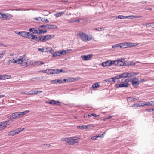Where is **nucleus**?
<instances>
[{"instance_id":"22","label":"nucleus","mask_w":154,"mask_h":154,"mask_svg":"<svg viewBox=\"0 0 154 154\" xmlns=\"http://www.w3.org/2000/svg\"><path fill=\"white\" fill-rule=\"evenodd\" d=\"M29 112V110H26L23 112H18L20 117L23 115L26 114L28 113Z\"/></svg>"},{"instance_id":"21","label":"nucleus","mask_w":154,"mask_h":154,"mask_svg":"<svg viewBox=\"0 0 154 154\" xmlns=\"http://www.w3.org/2000/svg\"><path fill=\"white\" fill-rule=\"evenodd\" d=\"M70 138L71 145H73L75 143H77V140L75 138V137H70Z\"/></svg>"},{"instance_id":"31","label":"nucleus","mask_w":154,"mask_h":154,"mask_svg":"<svg viewBox=\"0 0 154 154\" xmlns=\"http://www.w3.org/2000/svg\"><path fill=\"white\" fill-rule=\"evenodd\" d=\"M100 86L99 84L98 83H96L93 84L92 85V88L93 89H94V88H97Z\"/></svg>"},{"instance_id":"63","label":"nucleus","mask_w":154,"mask_h":154,"mask_svg":"<svg viewBox=\"0 0 154 154\" xmlns=\"http://www.w3.org/2000/svg\"><path fill=\"white\" fill-rule=\"evenodd\" d=\"M129 79H125L124 80V82H125V83L127 82L128 83V82L129 81Z\"/></svg>"},{"instance_id":"43","label":"nucleus","mask_w":154,"mask_h":154,"mask_svg":"<svg viewBox=\"0 0 154 154\" xmlns=\"http://www.w3.org/2000/svg\"><path fill=\"white\" fill-rule=\"evenodd\" d=\"M42 92V91H34V92L32 93L33 94H37L38 93H40Z\"/></svg>"},{"instance_id":"64","label":"nucleus","mask_w":154,"mask_h":154,"mask_svg":"<svg viewBox=\"0 0 154 154\" xmlns=\"http://www.w3.org/2000/svg\"><path fill=\"white\" fill-rule=\"evenodd\" d=\"M152 109H146V112H149L151 111H152Z\"/></svg>"},{"instance_id":"57","label":"nucleus","mask_w":154,"mask_h":154,"mask_svg":"<svg viewBox=\"0 0 154 154\" xmlns=\"http://www.w3.org/2000/svg\"><path fill=\"white\" fill-rule=\"evenodd\" d=\"M65 71L63 70L62 69H61L60 70H59L58 69V72H59V74L61 72H65Z\"/></svg>"},{"instance_id":"10","label":"nucleus","mask_w":154,"mask_h":154,"mask_svg":"<svg viewBox=\"0 0 154 154\" xmlns=\"http://www.w3.org/2000/svg\"><path fill=\"white\" fill-rule=\"evenodd\" d=\"M93 56V54H90L82 56H81V57L83 60L87 61L90 60L92 57Z\"/></svg>"},{"instance_id":"7","label":"nucleus","mask_w":154,"mask_h":154,"mask_svg":"<svg viewBox=\"0 0 154 154\" xmlns=\"http://www.w3.org/2000/svg\"><path fill=\"white\" fill-rule=\"evenodd\" d=\"M19 117V113L17 112L12 113L8 116V118L11 120L12 121L14 119Z\"/></svg>"},{"instance_id":"50","label":"nucleus","mask_w":154,"mask_h":154,"mask_svg":"<svg viewBox=\"0 0 154 154\" xmlns=\"http://www.w3.org/2000/svg\"><path fill=\"white\" fill-rule=\"evenodd\" d=\"M35 20H36L40 22L41 21V20H42V18L41 17H37L34 18Z\"/></svg>"},{"instance_id":"46","label":"nucleus","mask_w":154,"mask_h":154,"mask_svg":"<svg viewBox=\"0 0 154 154\" xmlns=\"http://www.w3.org/2000/svg\"><path fill=\"white\" fill-rule=\"evenodd\" d=\"M132 107H140V104L138 103H136L133 104L132 106Z\"/></svg>"},{"instance_id":"1","label":"nucleus","mask_w":154,"mask_h":154,"mask_svg":"<svg viewBox=\"0 0 154 154\" xmlns=\"http://www.w3.org/2000/svg\"><path fill=\"white\" fill-rule=\"evenodd\" d=\"M77 35L81 39L84 41H90L93 39V37L91 35H87L85 33L82 32H79Z\"/></svg>"},{"instance_id":"20","label":"nucleus","mask_w":154,"mask_h":154,"mask_svg":"<svg viewBox=\"0 0 154 154\" xmlns=\"http://www.w3.org/2000/svg\"><path fill=\"white\" fill-rule=\"evenodd\" d=\"M129 73L127 72H124L120 75L121 78L122 77L124 78L127 77H129Z\"/></svg>"},{"instance_id":"47","label":"nucleus","mask_w":154,"mask_h":154,"mask_svg":"<svg viewBox=\"0 0 154 154\" xmlns=\"http://www.w3.org/2000/svg\"><path fill=\"white\" fill-rule=\"evenodd\" d=\"M41 21L45 23H48L49 22V20L47 19H45V18L42 19Z\"/></svg>"},{"instance_id":"13","label":"nucleus","mask_w":154,"mask_h":154,"mask_svg":"<svg viewBox=\"0 0 154 154\" xmlns=\"http://www.w3.org/2000/svg\"><path fill=\"white\" fill-rule=\"evenodd\" d=\"M6 122H0V129L3 130L6 127Z\"/></svg>"},{"instance_id":"51","label":"nucleus","mask_w":154,"mask_h":154,"mask_svg":"<svg viewBox=\"0 0 154 154\" xmlns=\"http://www.w3.org/2000/svg\"><path fill=\"white\" fill-rule=\"evenodd\" d=\"M124 18H125V19L128 18V19H132V15L128 16H124Z\"/></svg>"},{"instance_id":"27","label":"nucleus","mask_w":154,"mask_h":154,"mask_svg":"<svg viewBox=\"0 0 154 154\" xmlns=\"http://www.w3.org/2000/svg\"><path fill=\"white\" fill-rule=\"evenodd\" d=\"M75 80V79L73 78V77H70L69 78H67V82H70L74 81Z\"/></svg>"},{"instance_id":"37","label":"nucleus","mask_w":154,"mask_h":154,"mask_svg":"<svg viewBox=\"0 0 154 154\" xmlns=\"http://www.w3.org/2000/svg\"><path fill=\"white\" fill-rule=\"evenodd\" d=\"M50 104H56V102L54 100H51L48 103H47Z\"/></svg>"},{"instance_id":"60","label":"nucleus","mask_w":154,"mask_h":154,"mask_svg":"<svg viewBox=\"0 0 154 154\" xmlns=\"http://www.w3.org/2000/svg\"><path fill=\"white\" fill-rule=\"evenodd\" d=\"M38 51H41L42 52H44V49L43 48H39L38 49Z\"/></svg>"},{"instance_id":"25","label":"nucleus","mask_w":154,"mask_h":154,"mask_svg":"<svg viewBox=\"0 0 154 154\" xmlns=\"http://www.w3.org/2000/svg\"><path fill=\"white\" fill-rule=\"evenodd\" d=\"M127 44H128V42L120 43L121 48H126L128 46Z\"/></svg>"},{"instance_id":"45","label":"nucleus","mask_w":154,"mask_h":154,"mask_svg":"<svg viewBox=\"0 0 154 154\" xmlns=\"http://www.w3.org/2000/svg\"><path fill=\"white\" fill-rule=\"evenodd\" d=\"M39 27L40 28H43L44 29H47V24L39 25Z\"/></svg>"},{"instance_id":"28","label":"nucleus","mask_w":154,"mask_h":154,"mask_svg":"<svg viewBox=\"0 0 154 154\" xmlns=\"http://www.w3.org/2000/svg\"><path fill=\"white\" fill-rule=\"evenodd\" d=\"M64 11L61 12H57L55 14V15L57 17H58L61 16L62 14L64 13Z\"/></svg>"},{"instance_id":"33","label":"nucleus","mask_w":154,"mask_h":154,"mask_svg":"<svg viewBox=\"0 0 154 154\" xmlns=\"http://www.w3.org/2000/svg\"><path fill=\"white\" fill-rule=\"evenodd\" d=\"M94 30H95L98 31H102L104 30V28L103 27H98L95 28Z\"/></svg>"},{"instance_id":"61","label":"nucleus","mask_w":154,"mask_h":154,"mask_svg":"<svg viewBox=\"0 0 154 154\" xmlns=\"http://www.w3.org/2000/svg\"><path fill=\"white\" fill-rule=\"evenodd\" d=\"M97 136L98 137V138H103L104 137V135L103 134H100V135Z\"/></svg>"},{"instance_id":"53","label":"nucleus","mask_w":154,"mask_h":154,"mask_svg":"<svg viewBox=\"0 0 154 154\" xmlns=\"http://www.w3.org/2000/svg\"><path fill=\"white\" fill-rule=\"evenodd\" d=\"M53 74H59V72H58V69H53Z\"/></svg>"},{"instance_id":"49","label":"nucleus","mask_w":154,"mask_h":154,"mask_svg":"<svg viewBox=\"0 0 154 154\" xmlns=\"http://www.w3.org/2000/svg\"><path fill=\"white\" fill-rule=\"evenodd\" d=\"M132 19H133L134 18H140L141 17V16H137V15H135V16L132 15Z\"/></svg>"},{"instance_id":"36","label":"nucleus","mask_w":154,"mask_h":154,"mask_svg":"<svg viewBox=\"0 0 154 154\" xmlns=\"http://www.w3.org/2000/svg\"><path fill=\"white\" fill-rule=\"evenodd\" d=\"M112 48H121L120 43L112 45Z\"/></svg>"},{"instance_id":"26","label":"nucleus","mask_w":154,"mask_h":154,"mask_svg":"<svg viewBox=\"0 0 154 154\" xmlns=\"http://www.w3.org/2000/svg\"><path fill=\"white\" fill-rule=\"evenodd\" d=\"M79 22L80 20L79 19H71L68 21L69 23H73L74 22Z\"/></svg>"},{"instance_id":"40","label":"nucleus","mask_w":154,"mask_h":154,"mask_svg":"<svg viewBox=\"0 0 154 154\" xmlns=\"http://www.w3.org/2000/svg\"><path fill=\"white\" fill-rule=\"evenodd\" d=\"M120 78H121V76L120 75H117L116 76H115L113 77H112L111 79H119Z\"/></svg>"},{"instance_id":"2","label":"nucleus","mask_w":154,"mask_h":154,"mask_svg":"<svg viewBox=\"0 0 154 154\" xmlns=\"http://www.w3.org/2000/svg\"><path fill=\"white\" fill-rule=\"evenodd\" d=\"M24 57L25 56H22L20 57L19 58H18L19 62V64H21L22 66L27 67L28 66V64L27 63L28 59L25 58Z\"/></svg>"},{"instance_id":"34","label":"nucleus","mask_w":154,"mask_h":154,"mask_svg":"<svg viewBox=\"0 0 154 154\" xmlns=\"http://www.w3.org/2000/svg\"><path fill=\"white\" fill-rule=\"evenodd\" d=\"M72 49H70L68 50H63V55H64L66 54V53L70 52L72 51Z\"/></svg>"},{"instance_id":"30","label":"nucleus","mask_w":154,"mask_h":154,"mask_svg":"<svg viewBox=\"0 0 154 154\" xmlns=\"http://www.w3.org/2000/svg\"><path fill=\"white\" fill-rule=\"evenodd\" d=\"M86 125H82V126H77V128L78 129H80L81 130H83L84 129H86Z\"/></svg>"},{"instance_id":"58","label":"nucleus","mask_w":154,"mask_h":154,"mask_svg":"<svg viewBox=\"0 0 154 154\" xmlns=\"http://www.w3.org/2000/svg\"><path fill=\"white\" fill-rule=\"evenodd\" d=\"M68 138H62L61 139V141H65L66 142V141H67Z\"/></svg>"},{"instance_id":"55","label":"nucleus","mask_w":154,"mask_h":154,"mask_svg":"<svg viewBox=\"0 0 154 154\" xmlns=\"http://www.w3.org/2000/svg\"><path fill=\"white\" fill-rule=\"evenodd\" d=\"M57 82L60 83H64V82L61 79H58L57 80Z\"/></svg>"},{"instance_id":"38","label":"nucleus","mask_w":154,"mask_h":154,"mask_svg":"<svg viewBox=\"0 0 154 154\" xmlns=\"http://www.w3.org/2000/svg\"><path fill=\"white\" fill-rule=\"evenodd\" d=\"M143 103H144L145 104H144V105L145 106H151V105H152V104H151V103L150 102H144L142 101V102Z\"/></svg>"},{"instance_id":"42","label":"nucleus","mask_w":154,"mask_h":154,"mask_svg":"<svg viewBox=\"0 0 154 154\" xmlns=\"http://www.w3.org/2000/svg\"><path fill=\"white\" fill-rule=\"evenodd\" d=\"M47 31L46 30H43L40 29V31L39 32V34H42L44 33L47 32Z\"/></svg>"},{"instance_id":"35","label":"nucleus","mask_w":154,"mask_h":154,"mask_svg":"<svg viewBox=\"0 0 154 154\" xmlns=\"http://www.w3.org/2000/svg\"><path fill=\"white\" fill-rule=\"evenodd\" d=\"M8 136H13L15 135L13 131H11L8 133Z\"/></svg>"},{"instance_id":"52","label":"nucleus","mask_w":154,"mask_h":154,"mask_svg":"<svg viewBox=\"0 0 154 154\" xmlns=\"http://www.w3.org/2000/svg\"><path fill=\"white\" fill-rule=\"evenodd\" d=\"M50 82L53 84H56L57 83V80H52L50 81Z\"/></svg>"},{"instance_id":"39","label":"nucleus","mask_w":154,"mask_h":154,"mask_svg":"<svg viewBox=\"0 0 154 154\" xmlns=\"http://www.w3.org/2000/svg\"><path fill=\"white\" fill-rule=\"evenodd\" d=\"M152 24V23H143L142 24V25H143V26H146L148 27H150L152 26H151V25Z\"/></svg>"},{"instance_id":"5","label":"nucleus","mask_w":154,"mask_h":154,"mask_svg":"<svg viewBox=\"0 0 154 154\" xmlns=\"http://www.w3.org/2000/svg\"><path fill=\"white\" fill-rule=\"evenodd\" d=\"M132 85L134 87H136L139 84V81L137 78L134 77L132 79H131Z\"/></svg>"},{"instance_id":"3","label":"nucleus","mask_w":154,"mask_h":154,"mask_svg":"<svg viewBox=\"0 0 154 154\" xmlns=\"http://www.w3.org/2000/svg\"><path fill=\"white\" fill-rule=\"evenodd\" d=\"M13 17L12 14L8 13L5 14L3 13H0V19L2 20H10Z\"/></svg>"},{"instance_id":"16","label":"nucleus","mask_w":154,"mask_h":154,"mask_svg":"<svg viewBox=\"0 0 154 154\" xmlns=\"http://www.w3.org/2000/svg\"><path fill=\"white\" fill-rule=\"evenodd\" d=\"M57 27L55 25L47 24V29H57Z\"/></svg>"},{"instance_id":"14","label":"nucleus","mask_w":154,"mask_h":154,"mask_svg":"<svg viewBox=\"0 0 154 154\" xmlns=\"http://www.w3.org/2000/svg\"><path fill=\"white\" fill-rule=\"evenodd\" d=\"M62 54L63 55V51H57L54 53L52 55L53 57H54L57 56H60Z\"/></svg>"},{"instance_id":"54","label":"nucleus","mask_w":154,"mask_h":154,"mask_svg":"<svg viewBox=\"0 0 154 154\" xmlns=\"http://www.w3.org/2000/svg\"><path fill=\"white\" fill-rule=\"evenodd\" d=\"M129 73V77H133L135 75V74L134 73V72H133Z\"/></svg>"},{"instance_id":"32","label":"nucleus","mask_w":154,"mask_h":154,"mask_svg":"<svg viewBox=\"0 0 154 154\" xmlns=\"http://www.w3.org/2000/svg\"><path fill=\"white\" fill-rule=\"evenodd\" d=\"M128 46L129 47H134V46L137 45H138V44H137L136 43H130L128 42Z\"/></svg>"},{"instance_id":"24","label":"nucleus","mask_w":154,"mask_h":154,"mask_svg":"<svg viewBox=\"0 0 154 154\" xmlns=\"http://www.w3.org/2000/svg\"><path fill=\"white\" fill-rule=\"evenodd\" d=\"M33 33L35 34H39L40 31V29L38 28L35 27L33 28Z\"/></svg>"},{"instance_id":"41","label":"nucleus","mask_w":154,"mask_h":154,"mask_svg":"<svg viewBox=\"0 0 154 154\" xmlns=\"http://www.w3.org/2000/svg\"><path fill=\"white\" fill-rule=\"evenodd\" d=\"M115 17L116 19L118 18L120 19H123L124 16L123 15H119L118 16H115Z\"/></svg>"},{"instance_id":"15","label":"nucleus","mask_w":154,"mask_h":154,"mask_svg":"<svg viewBox=\"0 0 154 154\" xmlns=\"http://www.w3.org/2000/svg\"><path fill=\"white\" fill-rule=\"evenodd\" d=\"M129 86V84L127 83H125L122 84H120L118 85V86H116V88H118L120 87H128Z\"/></svg>"},{"instance_id":"4","label":"nucleus","mask_w":154,"mask_h":154,"mask_svg":"<svg viewBox=\"0 0 154 154\" xmlns=\"http://www.w3.org/2000/svg\"><path fill=\"white\" fill-rule=\"evenodd\" d=\"M54 35H48L46 36H42V42H45L51 39V38L54 37L55 36Z\"/></svg>"},{"instance_id":"59","label":"nucleus","mask_w":154,"mask_h":154,"mask_svg":"<svg viewBox=\"0 0 154 154\" xmlns=\"http://www.w3.org/2000/svg\"><path fill=\"white\" fill-rule=\"evenodd\" d=\"M97 138H98V137L97 136H95L91 137V139L92 140H96Z\"/></svg>"},{"instance_id":"29","label":"nucleus","mask_w":154,"mask_h":154,"mask_svg":"<svg viewBox=\"0 0 154 154\" xmlns=\"http://www.w3.org/2000/svg\"><path fill=\"white\" fill-rule=\"evenodd\" d=\"M87 127L86 129H88L89 130L92 129L94 127H95V125L94 124H90L88 125H86Z\"/></svg>"},{"instance_id":"48","label":"nucleus","mask_w":154,"mask_h":154,"mask_svg":"<svg viewBox=\"0 0 154 154\" xmlns=\"http://www.w3.org/2000/svg\"><path fill=\"white\" fill-rule=\"evenodd\" d=\"M53 69H48V74H53Z\"/></svg>"},{"instance_id":"56","label":"nucleus","mask_w":154,"mask_h":154,"mask_svg":"<svg viewBox=\"0 0 154 154\" xmlns=\"http://www.w3.org/2000/svg\"><path fill=\"white\" fill-rule=\"evenodd\" d=\"M5 51H3L0 54V58H2L3 56V55L5 54Z\"/></svg>"},{"instance_id":"9","label":"nucleus","mask_w":154,"mask_h":154,"mask_svg":"<svg viewBox=\"0 0 154 154\" xmlns=\"http://www.w3.org/2000/svg\"><path fill=\"white\" fill-rule=\"evenodd\" d=\"M114 65H116L120 66H126V63L125 64V62L122 60H116L114 61Z\"/></svg>"},{"instance_id":"44","label":"nucleus","mask_w":154,"mask_h":154,"mask_svg":"<svg viewBox=\"0 0 154 154\" xmlns=\"http://www.w3.org/2000/svg\"><path fill=\"white\" fill-rule=\"evenodd\" d=\"M71 138H68L67 139V141H66L67 143L69 145H71Z\"/></svg>"},{"instance_id":"8","label":"nucleus","mask_w":154,"mask_h":154,"mask_svg":"<svg viewBox=\"0 0 154 154\" xmlns=\"http://www.w3.org/2000/svg\"><path fill=\"white\" fill-rule=\"evenodd\" d=\"M32 33L26 31H21L20 36L25 38H30Z\"/></svg>"},{"instance_id":"12","label":"nucleus","mask_w":154,"mask_h":154,"mask_svg":"<svg viewBox=\"0 0 154 154\" xmlns=\"http://www.w3.org/2000/svg\"><path fill=\"white\" fill-rule=\"evenodd\" d=\"M42 35L38 37H36L34 35L32 34L31 36L30 37V39L35 40V41H42Z\"/></svg>"},{"instance_id":"17","label":"nucleus","mask_w":154,"mask_h":154,"mask_svg":"<svg viewBox=\"0 0 154 154\" xmlns=\"http://www.w3.org/2000/svg\"><path fill=\"white\" fill-rule=\"evenodd\" d=\"M139 100V98H133L131 97H129L127 98V100L128 102L134 101L137 100Z\"/></svg>"},{"instance_id":"23","label":"nucleus","mask_w":154,"mask_h":154,"mask_svg":"<svg viewBox=\"0 0 154 154\" xmlns=\"http://www.w3.org/2000/svg\"><path fill=\"white\" fill-rule=\"evenodd\" d=\"M33 63H35V65L38 66L44 64V63L43 62L41 61H33Z\"/></svg>"},{"instance_id":"19","label":"nucleus","mask_w":154,"mask_h":154,"mask_svg":"<svg viewBox=\"0 0 154 154\" xmlns=\"http://www.w3.org/2000/svg\"><path fill=\"white\" fill-rule=\"evenodd\" d=\"M24 129V128H19L18 129H15L14 130H13V131L15 134H18L21 132V131H23Z\"/></svg>"},{"instance_id":"6","label":"nucleus","mask_w":154,"mask_h":154,"mask_svg":"<svg viewBox=\"0 0 154 154\" xmlns=\"http://www.w3.org/2000/svg\"><path fill=\"white\" fill-rule=\"evenodd\" d=\"M114 61L107 60L101 63V65L103 67L110 66L112 64H114Z\"/></svg>"},{"instance_id":"18","label":"nucleus","mask_w":154,"mask_h":154,"mask_svg":"<svg viewBox=\"0 0 154 154\" xmlns=\"http://www.w3.org/2000/svg\"><path fill=\"white\" fill-rule=\"evenodd\" d=\"M1 80H5L9 79L11 77V76L8 75H1Z\"/></svg>"},{"instance_id":"62","label":"nucleus","mask_w":154,"mask_h":154,"mask_svg":"<svg viewBox=\"0 0 154 154\" xmlns=\"http://www.w3.org/2000/svg\"><path fill=\"white\" fill-rule=\"evenodd\" d=\"M4 122H7V123H6V125H9L10 124V123H11V122H10L9 121H5Z\"/></svg>"},{"instance_id":"11","label":"nucleus","mask_w":154,"mask_h":154,"mask_svg":"<svg viewBox=\"0 0 154 154\" xmlns=\"http://www.w3.org/2000/svg\"><path fill=\"white\" fill-rule=\"evenodd\" d=\"M19 63L18 59L17 60H16L14 59H12L11 60H8L7 62V64L8 65H9L11 63H17L19 64Z\"/></svg>"}]
</instances>
